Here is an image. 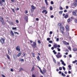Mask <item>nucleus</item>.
Here are the masks:
<instances>
[{
    "mask_svg": "<svg viewBox=\"0 0 77 77\" xmlns=\"http://www.w3.org/2000/svg\"><path fill=\"white\" fill-rule=\"evenodd\" d=\"M1 39H0V42L2 44H5V39L2 37H1Z\"/></svg>",
    "mask_w": 77,
    "mask_h": 77,
    "instance_id": "f257e3e1",
    "label": "nucleus"
},
{
    "mask_svg": "<svg viewBox=\"0 0 77 77\" xmlns=\"http://www.w3.org/2000/svg\"><path fill=\"white\" fill-rule=\"evenodd\" d=\"M60 30L61 32V33L63 34V35L64 34V32L63 31L64 30V27L63 26H60Z\"/></svg>",
    "mask_w": 77,
    "mask_h": 77,
    "instance_id": "f03ea898",
    "label": "nucleus"
},
{
    "mask_svg": "<svg viewBox=\"0 0 77 77\" xmlns=\"http://www.w3.org/2000/svg\"><path fill=\"white\" fill-rule=\"evenodd\" d=\"M33 48H36L37 46L36 42L35 41L33 42V43L31 45Z\"/></svg>",
    "mask_w": 77,
    "mask_h": 77,
    "instance_id": "7ed1b4c3",
    "label": "nucleus"
},
{
    "mask_svg": "<svg viewBox=\"0 0 77 77\" xmlns=\"http://www.w3.org/2000/svg\"><path fill=\"white\" fill-rule=\"evenodd\" d=\"M53 47L54 48H56L57 47L60 48V46L59 45H58L57 44H55L54 45Z\"/></svg>",
    "mask_w": 77,
    "mask_h": 77,
    "instance_id": "20e7f679",
    "label": "nucleus"
},
{
    "mask_svg": "<svg viewBox=\"0 0 77 77\" xmlns=\"http://www.w3.org/2000/svg\"><path fill=\"white\" fill-rule=\"evenodd\" d=\"M16 50L17 51H20V46L18 45L16 47Z\"/></svg>",
    "mask_w": 77,
    "mask_h": 77,
    "instance_id": "39448f33",
    "label": "nucleus"
},
{
    "mask_svg": "<svg viewBox=\"0 0 77 77\" xmlns=\"http://www.w3.org/2000/svg\"><path fill=\"white\" fill-rule=\"evenodd\" d=\"M66 32H69V27L68 25L66 26Z\"/></svg>",
    "mask_w": 77,
    "mask_h": 77,
    "instance_id": "423d86ee",
    "label": "nucleus"
},
{
    "mask_svg": "<svg viewBox=\"0 0 77 77\" xmlns=\"http://www.w3.org/2000/svg\"><path fill=\"white\" fill-rule=\"evenodd\" d=\"M62 42L64 45H69V43L65 41H63Z\"/></svg>",
    "mask_w": 77,
    "mask_h": 77,
    "instance_id": "0eeeda50",
    "label": "nucleus"
},
{
    "mask_svg": "<svg viewBox=\"0 0 77 77\" xmlns=\"http://www.w3.org/2000/svg\"><path fill=\"white\" fill-rule=\"evenodd\" d=\"M37 67H38V68H39V69H40V72H41V73H42V74H44V73L43 72H42V70H41V68H40L39 66H37Z\"/></svg>",
    "mask_w": 77,
    "mask_h": 77,
    "instance_id": "6e6552de",
    "label": "nucleus"
},
{
    "mask_svg": "<svg viewBox=\"0 0 77 77\" xmlns=\"http://www.w3.org/2000/svg\"><path fill=\"white\" fill-rule=\"evenodd\" d=\"M72 13L73 15L75 17L77 16V13H76V12L74 11L72 12Z\"/></svg>",
    "mask_w": 77,
    "mask_h": 77,
    "instance_id": "1a4fd4ad",
    "label": "nucleus"
},
{
    "mask_svg": "<svg viewBox=\"0 0 77 77\" xmlns=\"http://www.w3.org/2000/svg\"><path fill=\"white\" fill-rule=\"evenodd\" d=\"M72 6H74V7H76L77 6V3L75 2L73 3L72 5Z\"/></svg>",
    "mask_w": 77,
    "mask_h": 77,
    "instance_id": "9d476101",
    "label": "nucleus"
},
{
    "mask_svg": "<svg viewBox=\"0 0 77 77\" xmlns=\"http://www.w3.org/2000/svg\"><path fill=\"white\" fill-rule=\"evenodd\" d=\"M56 56L57 59H59V58H60V57H61L62 56V55H57Z\"/></svg>",
    "mask_w": 77,
    "mask_h": 77,
    "instance_id": "9b49d317",
    "label": "nucleus"
},
{
    "mask_svg": "<svg viewBox=\"0 0 77 77\" xmlns=\"http://www.w3.org/2000/svg\"><path fill=\"white\" fill-rule=\"evenodd\" d=\"M13 58L14 59H16L17 58V55L15 54H14L13 55Z\"/></svg>",
    "mask_w": 77,
    "mask_h": 77,
    "instance_id": "f8f14e48",
    "label": "nucleus"
},
{
    "mask_svg": "<svg viewBox=\"0 0 77 77\" xmlns=\"http://www.w3.org/2000/svg\"><path fill=\"white\" fill-rule=\"evenodd\" d=\"M11 35H12L13 36H14V32H12V31L11 30Z\"/></svg>",
    "mask_w": 77,
    "mask_h": 77,
    "instance_id": "ddd939ff",
    "label": "nucleus"
},
{
    "mask_svg": "<svg viewBox=\"0 0 77 77\" xmlns=\"http://www.w3.org/2000/svg\"><path fill=\"white\" fill-rule=\"evenodd\" d=\"M4 20H3V17H0V21L1 22H2V21Z\"/></svg>",
    "mask_w": 77,
    "mask_h": 77,
    "instance_id": "4468645a",
    "label": "nucleus"
},
{
    "mask_svg": "<svg viewBox=\"0 0 77 77\" xmlns=\"http://www.w3.org/2000/svg\"><path fill=\"white\" fill-rule=\"evenodd\" d=\"M69 17V15L68 14H66V15H65V17H64V18H68Z\"/></svg>",
    "mask_w": 77,
    "mask_h": 77,
    "instance_id": "2eb2a0df",
    "label": "nucleus"
},
{
    "mask_svg": "<svg viewBox=\"0 0 77 77\" xmlns=\"http://www.w3.org/2000/svg\"><path fill=\"white\" fill-rule=\"evenodd\" d=\"M31 8L32 9H36V7H35V6H33V5L31 6Z\"/></svg>",
    "mask_w": 77,
    "mask_h": 77,
    "instance_id": "dca6fc26",
    "label": "nucleus"
},
{
    "mask_svg": "<svg viewBox=\"0 0 77 77\" xmlns=\"http://www.w3.org/2000/svg\"><path fill=\"white\" fill-rule=\"evenodd\" d=\"M45 2L46 3V5L48 6V3L47 2V0H45Z\"/></svg>",
    "mask_w": 77,
    "mask_h": 77,
    "instance_id": "f3484780",
    "label": "nucleus"
},
{
    "mask_svg": "<svg viewBox=\"0 0 77 77\" xmlns=\"http://www.w3.org/2000/svg\"><path fill=\"white\" fill-rule=\"evenodd\" d=\"M22 54V53H19L17 55V57H20V56Z\"/></svg>",
    "mask_w": 77,
    "mask_h": 77,
    "instance_id": "a211bd4d",
    "label": "nucleus"
},
{
    "mask_svg": "<svg viewBox=\"0 0 77 77\" xmlns=\"http://www.w3.org/2000/svg\"><path fill=\"white\" fill-rule=\"evenodd\" d=\"M1 22L2 23V25H5V24H6V23L4 22V20L2 21V22Z\"/></svg>",
    "mask_w": 77,
    "mask_h": 77,
    "instance_id": "6ab92c4d",
    "label": "nucleus"
},
{
    "mask_svg": "<svg viewBox=\"0 0 77 77\" xmlns=\"http://www.w3.org/2000/svg\"><path fill=\"white\" fill-rule=\"evenodd\" d=\"M6 55L7 58H8L9 60H10V57H9V55H8V54H7Z\"/></svg>",
    "mask_w": 77,
    "mask_h": 77,
    "instance_id": "aec40b11",
    "label": "nucleus"
},
{
    "mask_svg": "<svg viewBox=\"0 0 77 77\" xmlns=\"http://www.w3.org/2000/svg\"><path fill=\"white\" fill-rule=\"evenodd\" d=\"M37 60H38V61H39L40 60V57H39V56H38L37 57Z\"/></svg>",
    "mask_w": 77,
    "mask_h": 77,
    "instance_id": "412c9836",
    "label": "nucleus"
},
{
    "mask_svg": "<svg viewBox=\"0 0 77 77\" xmlns=\"http://www.w3.org/2000/svg\"><path fill=\"white\" fill-rule=\"evenodd\" d=\"M30 11L31 12H33V11H35V9H33V8H31L30 9Z\"/></svg>",
    "mask_w": 77,
    "mask_h": 77,
    "instance_id": "4be33fe9",
    "label": "nucleus"
},
{
    "mask_svg": "<svg viewBox=\"0 0 77 77\" xmlns=\"http://www.w3.org/2000/svg\"><path fill=\"white\" fill-rule=\"evenodd\" d=\"M73 51H77V48H74L73 49Z\"/></svg>",
    "mask_w": 77,
    "mask_h": 77,
    "instance_id": "5701e85b",
    "label": "nucleus"
},
{
    "mask_svg": "<svg viewBox=\"0 0 77 77\" xmlns=\"http://www.w3.org/2000/svg\"><path fill=\"white\" fill-rule=\"evenodd\" d=\"M68 67L69 68V70H71V66L69 65L68 66Z\"/></svg>",
    "mask_w": 77,
    "mask_h": 77,
    "instance_id": "b1692460",
    "label": "nucleus"
},
{
    "mask_svg": "<svg viewBox=\"0 0 77 77\" xmlns=\"http://www.w3.org/2000/svg\"><path fill=\"white\" fill-rule=\"evenodd\" d=\"M31 54H32V55L33 57H35V53H31Z\"/></svg>",
    "mask_w": 77,
    "mask_h": 77,
    "instance_id": "393cba45",
    "label": "nucleus"
},
{
    "mask_svg": "<svg viewBox=\"0 0 77 77\" xmlns=\"http://www.w3.org/2000/svg\"><path fill=\"white\" fill-rule=\"evenodd\" d=\"M49 9L51 11H52V10H53V7L51 6H50Z\"/></svg>",
    "mask_w": 77,
    "mask_h": 77,
    "instance_id": "a878e982",
    "label": "nucleus"
},
{
    "mask_svg": "<svg viewBox=\"0 0 77 77\" xmlns=\"http://www.w3.org/2000/svg\"><path fill=\"white\" fill-rule=\"evenodd\" d=\"M63 12V11H60L59 12V14H62Z\"/></svg>",
    "mask_w": 77,
    "mask_h": 77,
    "instance_id": "bb28decb",
    "label": "nucleus"
},
{
    "mask_svg": "<svg viewBox=\"0 0 77 77\" xmlns=\"http://www.w3.org/2000/svg\"><path fill=\"white\" fill-rule=\"evenodd\" d=\"M62 65H64V66H66V64H65V63H64V61L62 62Z\"/></svg>",
    "mask_w": 77,
    "mask_h": 77,
    "instance_id": "cd10ccee",
    "label": "nucleus"
},
{
    "mask_svg": "<svg viewBox=\"0 0 77 77\" xmlns=\"http://www.w3.org/2000/svg\"><path fill=\"white\" fill-rule=\"evenodd\" d=\"M77 62V60H75V61L72 62V63H76Z\"/></svg>",
    "mask_w": 77,
    "mask_h": 77,
    "instance_id": "c85d7f7f",
    "label": "nucleus"
},
{
    "mask_svg": "<svg viewBox=\"0 0 77 77\" xmlns=\"http://www.w3.org/2000/svg\"><path fill=\"white\" fill-rule=\"evenodd\" d=\"M61 75L63 76V77H65L66 76V75L65 74H64L63 73H62Z\"/></svg>",
    "mask_w": 77,
    "mask_h": 77,
    "instance_id": "c756f323",
    "label": "nucleus"
},
{
    "mask_svg": "<svg viewBox=\"0 0 77 77\" xmlns=\"http://www.w3.org/2000/svg\"><path fill=\"white\" fill-rule=\"evenodd\" d=\"M23 57H24L25 56H26V53L25 52H23Z\"/></svg>",
    "mask_w": 77,
    "mask_h": 77,
    "instance_id": "7c9ffc66",
    "label": "nucleus"
},
{
    "mask_svg": "<svg viewBox=\"0 0 77 77\" xmlns=\"http://www.w3.org/2000/svg\"><path fill=\"white\" fill-rule=\"evenodd\" d=\"M61 25H62V24L60 23H59L58 24H57V26H61Z\"/></svg>",
    "mask_w": 77,
    "mask_h": 77,
    "instance_id": "2f4dec72",
    "label": "nucleus"
},
{
    "mask_svg": "<svg viewBox=\"0 0 77 77\" xmlns=\"http://www.w3.org/2000/svg\"><path fill=\"white\" fill-rule=\"evenodd\" d=\"M8 54H9V55H11V52H10L9 50H8Z\"/></svg>",
    "mask_w": 77,
    "mask_h": 77,
    "instance_id": "473e14b6",
    "label": "nucleus"
},
{
    "mask_svg": "<svg viewBox=\"0 0 77 77\" xmlns=\"http://www.w3.org/2000/svg\"><path fill=\"white\" fill-rule=\"evenodd\" d=\"M24 71V69H23V68H20L19 71Z\"/></svg>",
    "mask_w": 77,
    "mask_h": 77,
    "instance_id": "72a5a7b5",
    "label": "nucleus"
},
{
    "mask_svg": "<svg viewBox=\"0 0 77 77\" xmlns=\"http://www.w3.org/2000/svg\"><path fill=\"white\" fill-rule=\"evenodd\" d=\"M68 50H69L70 51H71V47H68Z\"/></svg>",
    "mask_w": 77,
    "mask_h": 77,
    "instance_id": "f704fd0d",
    "label": "nucleus"
},
{
    "mask_svg": "<svg viewBox=\"0 0 77 77\" xmlns=\"http://www.w3.org/2000/svg\"><path fill=\"white\" fill-rule=\"evenodd\" d=\"M70 18H69L67 20V22L69 23V22H70Z\"/></svg>",
    "mask_w": 77,
    "mask_h": 77,
    "instance_id": "c9c22d12",
    "label": "nucleus"
},
{
    "mask_svg": "<svg viewBox=\"0 0 77 77\" xmlns=\"http://www.w3.org/2000/svg\"><path fill=\"white\" fill-rule=\"evenodd\" d=\"M57 51H60V49L59 48H57Z\"/></svg>",
    "mask_w": 77,
    "mask_h": 77,
    "instance_id": "e433bc0d",
    "label": "nucleus"
},
{
    "mask_svg": "<svg viewBox=\"0 0 77 77\" xmlns=\"http://www.w3.org/2000/svg\"><path fill=\"white\" fill-rule=\"evenodd\" d=\"M11 9L13 12H14V13H15V10H14V9H13V8H11Z\"/></svg>",
    "mask_w": 77,
    "mask_h": 77,
    "instance_id": "4c0bfd02",
    "label": "nucleus"
},
{
    "mask_svg": "<svg viewBox=\"0 0 77 77\" xmlns=\"http://www.w3.org/2000/svg\"><path fill=\"white\" fill-rule=\"evenodd\" d=\"M38 44H41V41H40L39 40L38 41Z\"/></svg>",
    "mask_w": 77,
    "mask_h": 77,
    "instance_id": "58836bf2",
    "label": "nucleus"
},
{
    "mask_svg": "<svg viewBox=\"0 0 77 77\" xmlns=\"http://www.w3.org/2000/svg\"><path fill=\"white\" fill-rule=\"evenodd\" d=\"M46 11V10H43L42 11V13L43 14V13H44V12H45Z\"/></svg>",
    "mask_w": 77,
    "mask_h": 77,
    "instance_id": "ea45409f",
    "label": "nucleus"
},
{
    "mask_svg": "<svg viewBox=\"0 0 77 77\" xmlns=\"http://www.w3.org/2000/svg\"><path fill=\"white\" fill-rule=\"evenodd\" d=\"M59 69L60 71H61V70H62V67H60L59 68Z\"/></svg>",
    "mask_w": 77,
    "mask_h": 77,
    "instance_id": "a19ab883",
    "label": "nucleus"
},
{
    "mask_svg": "<svg viewBox=\"0 0 77 77\" xmlns=\"http://www.w3.org/2000/svg\"><path fill=\"white\" fill-rule=\"evenodd\" d=\"M12 29L13 30H16V29H17V28L16 27H15V28L13 27Z\"/></svg>",
    "mask_w": 77,
    "mask_h": 77,
    "instance_id": "79ce46f5",
    "label": "nucleus"
},
{
    "mask_svg": "<svg viewBox=\"0 0 77 77\" xmlns=\"http://www.w3.org/2000/svg\"><path fill=\"white\" fill-rule=\"evenodd\" d=\"M33 70H34V66H33L32 68V69H31V71H33Z\"/></svg>",
    "mask_w": 77,
    "mask_h": 77,
    "instance_id": "37998d69",
    "label": "nucleus"
},
{
    "mask_svg": "<svg viewBox=\"0 0 77 77\" xmlns=\"http://www.w3.org/2000/svg\"><path fill=\"white\" fill-rule=\"evenodd\" d=\"M51 5H53V4H54V2H53L52 1H51Z\"/></svg>",
    "mask_w": 77,
    "mask_h": 77,
    "instance_id": "c03bdc74",
    "label": "nucleus"
},
{
    "mask_svg": "<svg viewBox=\"0 0 77 77\" xmlns=\"http://www.w3.org/2000/svg\"><path fill=\"white\" fill-rule=\"evenodd\" d=\"M20 59V61H21V62H24V59Z\"/></svg>",
    "mask_w": 77,
    "mask_h": 77,
    "instance_id": "a18cd8bd",
    "label": "nucleus"
},
{
    "mask_svg": "<svg viewBox=\"0 0 77 77\" xmlns=\"http://www.w3.org/2000/svg\"><path fill=\"white\" fill-rule=\"evenodd\" d=\"M60 10H63V8H62V7L61 6H60Z\"/></svg>",
    "mask_w": 77,
    "mask_h": 77,
    "instance_id": "49530a36",
    "label": "nucleus"
},
{
    "mask_svg": "<svg viewBox=\"0 0 77 77\" xmlns=\"http://www.w3.org/2000/svg\"><path fill=\"white\" fill-rule=\"evenodd\" d=\"M54 62H55V63H56V60H55V59L54 58L53 59Z\"/></svg>",
    "mask_w": 77,
    "mask_h": 77,
    "instance_id": "de8ad7c7",
    "label": "nucleus"
},
{
    "mask_svg": "<svg viewBox=\"0 0 77 77\" xmlns=\"http://www.w3.org/2000/svg\"><path fill=\"white\" fill-rule=\"evenodd\" d=\"M27 13H28V11H27V10H26L25 11V14H27Z\"/></svg>",
    "mask_w": 77,
    "mask_h": 77,
    "instance_id": "09e8293b",
    "label": "nucleus"
},
{
    "mask_svg": "<svg viewBox=\"0 0 77 77\" xmlns=\"http://www.w3.org/2000/svg\"><path fill=\"white\" fill-rule=\"evenodd\" d=\"M16 22L17 23H19V21L18 20H16Z\"/></svg>",
    "mask_w": 77,
    "mask_h": 77,
    "instance_id": "8fccbe9b",
    "label": "nucleus"
},
{
    "mask_svg": "<svg viewBox=\"0 0 77 77\" xmlns=\"http://www.w3.org/2000/svg\"><path fill=\"white\" fill-rule=\"evenodd\" d=\"M49 33H50V35H52V34H53V32L50 31Z\"/></svg>",
    "mask_w": 77,
    "mask_h": 77,
    "instance_id": "3c124183",
    "label": "nucleus"
},
{
    "mask_svg": "<svg viewBox=\"0 0 77 77\" xmlns=\"http://www.w3.org/2000/svg\"><path fill=\"white\" fill-rule=\"evenodd\" d=\"M42 8L43 9H45V7L43 6Z\"/></svg>",
    "mask_w": 77,
    "mask_h": 77,
    "instance_id": "603ef678",
    "label": "nucleus"
},
{
    "mask_svg": "<svg viewBox=\"0 0 77 77\" xmlns=\"http://www.w3.org/2000/svg\"><path fill=\"white\" fill-rule=\"evenodd\" d=\"M43 71L44 72H46V69H44L43 70Z\"/></svg>",
    "mask_w": 77,
    "mask_h": 77,
    "instance_id": "864d4df0",
    "label": "nucleus"
},
{
    "mask_svg": "<svg viewBox=\"0 0 77 77\" xmlns=\"http://www.w3.org/2000/svg\"><path fill=\"white\" fill-rule=\"evenodd\" d=\"M63 70H65V69H66L65 68V67H64V66H63Z\"/></svg>",
    "mask_w": 77,
    "mask_h": 77,
    "instance_id": "5fc2aeb1",
    "label": "nucleus"
},
{
    "mask_svg": "<svg viewBox=\"0 0 77 77\" xmlns=\"http://www.w3.org/2000/svg\"><path fill=\"white\" fill-rule=\"evenodd\" d=\"M32 77H36V76H35V75L34 74H33L32 75Z\"/></svg>",
    "mask_w": 77,
    "mask_h": 77,
    "instance_id": "6e6d98bb",
    "label": "nucleus"
},
{
    "mask_svg": "<svg viewBox=\"0 0 77 77\" xmlns=\"http://www.w3.org/2000/svg\"><path fill=\"white\" fill-rule=\"evenodd\" d=\"M11 72H13V71H14V69H11Z\"/></svg>",
    "mask_w": 77,
    "mask_h": 77,
    "instance_id": "4d7b16f0",
    "label": "nucleus"
},
{
    "mask_svg": "<svg viewBox=\"0 0 77 77\" xmlns=\"http://www.w3.org/2000/svg\"><path fill=\"white\" fill-rule=\"evenodd\" d=\"M49 43H52L53 41L51 40L49 41Z\"/></svg>",
    "mask_w": 77,
    "mask_h": 77,
    "instance_id": "13d9d810",
    "label": "nucleus"
},
{
    "mask_svg": "<svg viewBox=\"0 0 77 77\" xmlns=\"http://www.w3.org/2000/svg\"><path fill=\"white\" fill-rule=\"evenodd\" d=\"M51 18H54V16L52 15H51Z\"/></svg>",
    "mask_w": 77,
    "mask_h": 77,
    "instance_id": "bf43d9fd",
    "label": "nucleus"
},
{
    "mask_svg": "<svg viewBox=\"0 0 77 77\" xmlns=\"http://www.w3.org/2000/svg\"><path fill=\"white\" fill-rule=\"evenodd\" d=\"M75 23H77V19L75 20Z\"/></svg>",
    "mask_w": 77,
    "mask_h": 77,
    "instance_id": "052dcab7",
    "label": "nucleus"
},
{
    "mask_svg": "<svg viewBox=\"0 0 77 77\" xmlns=\"http://www.w3.org/2000/svg\"><path fill=\"white\" fill-rule=\"evenodd\" d=\"M50 38H48L47 39V41H50Z\"/></svg>",
    "mask_w": 77,
    "mask_h": 77,
    "instance_id": "680f3d73",
    "label": "nucleus"
},
{
    "mask_svg": "<svg viewBox=\"0 0 77 77\" xmlns=\"http://www.w3.org/2000/svg\"><path fill=\"white\" fill-rule=\"evenodd\" d=\"M54 47H52L51 48V50H54Z\"/></svg>",
    "mask_w": 77,
    "mask_h": 77,
    "instance_id": "e2e57ef3",
    "label": "nucleus"
},
{
    "mask_svg": "<svg viewBox=\"0 0 77 77\" xmlns=\"http://www.w3.org/2000/svg\"><path fill=\"white\" fill-rule=\"evenodd\" d=\"M67 12V10H65L64 11V12Z\"/></svg>",
    "mask_w": 77,
    "mask_h": 77,
    "instance_id": "0e129e2a",
    "label": "nucleus"
},
{
    "mask_svg": "<svg viewBox=\"0 0 77 77\" xmlns=\"http://www.w3.org/2000/svg\"><path fill=\"white\" fill-rule=\"evenodd\" d=\"M56 41H57L58 42L59 41V38H57L56 39Z\"/></svg>",
    "mask_w": 77,
    "mask_h": 77,
    "instance_id": "69168bd1",
    "label": "nucleus"
},
{
    "mask_svg": "<svg viewBox=\"0 0 77 77\" xmlns=\"http://www.w3.org/2000/svg\"><path fill=\"white\" fill-rule=\"evenodd\" d=\"M36 21H39V19L38 18H36Z\"/></svg>",
    "mask_w": 77,
    "mask_h": 77,
    "instance_id": "338daca9",
    "label": "nucleus"
},
{
    "mask_svg": "<svg viewBox=\"0 0 77 77\" xmlns=\"http://www.w3.org/2000/svg\"><path fill=\"white\" fill-rule=\"evenodd\" d=\"M71 71H68V73L69 74H71Z\"/></svg>",
    "mask_w": 77,
    "mask_h": 77,
    "instance_id": "774afa93",
    "label": "nucleus"
}]
</instances>
